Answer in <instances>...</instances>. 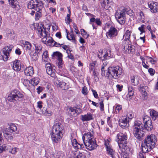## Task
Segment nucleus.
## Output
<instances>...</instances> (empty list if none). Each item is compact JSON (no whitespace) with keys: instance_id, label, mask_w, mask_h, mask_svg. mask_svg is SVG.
Listing matches in <instances>:
<instances>
[{"instance_id":"1","label":"nucleus","mask_w":158,"mask_h":158,"mask_svg":"<svg viewBox=\"0 0 158 158\" xmlns=\"http://www.w3.org/2000/svg\"><path fill=\"white\" fill-rule=\"evenodd\" d=\"M84 144L78 143L73 135H71L70 137L71 144L75 149H82L85 146L88 150L91 151L95 149L97 147L96 141L94 135L90 132L85 133L82 137Z\"/></svg>"},{"instance_id":"2","label":"nucleus","mask_w":158,"mask_h":158,"mask_svg":"<svg viewBox=\"0 0 158 158\" xmlns=\"http://www.w3.org/2000/svg\"><path fill=\"white\" fill-rule=\"evenodd\" d=\"M101 70V75L102 76L105 77L107 78L110 80L118 79L123 73L122 69L118 65L111 66L109 67L108 68L106 74L105 68L102 67Z\"/></svg>"},{"instance_id":"3","label":"nucleus","mask_w":158,"mask_h":158,"mask_svg":"<svg viewBox=\"0 0 158 158\" xmlns=\"http://www.w3.org/2000/svg\"><path fill=\"white\" fill-rule=\"evenodd\" d=\"M156 141V137L154 135H148L141 144L143 152L146 153L150 151L155 147Z\"/></svg>"},{"instance_id":"4","label":"nucleus","mask_w":158,"mask_h":158,"mask_svg":"<svg viewBox=\"0 0 158 158\" xmlns=\"http://www.w3.org/2000/svg\"><path fill=\"white\" fill-rule=\"evenodd\" d=\"M64 132L63 125L60 123H55L52 127L51 138L53 143L60 141L63 136Z\"/></svg>"},{"instance_id":"5","label":"nucleus","mask_w":158,"mask_h":158,"mask_svg":"<svg viewBox=\"0 0 158 158\" xmlns=\"http://www.w3.org/2000/svg\"><path fill=\"white\" fill-rule=\"evenodd\" d=\"M17 128L15 125L13 123H10L9 128H6L3 131V128L0 127V145L2 144L3 142L2 133H4V136L8 140H11L13 139L14 132L16 131Z\"/></svg>"},{"instance_id":"6","label":"nucleus","mask_w":158,"mask_h":158,"mask_svg":"<svg viewBox=\"0 0 158 158\" xmlns=\"http://www.w3.org/2000/svg\"><path fill=\"white\" fill-rule=\"evenodd\" d=\"M116 141L117 142L119 149L123 152H125L127 149V135L122 133L118 134Z\"/></svg>"},{"instance_id":"7","label":"nucleus","mask_w":158,"mask_h":158,"mask_svg":"<svg viewBox=\"0 0 158 158\" xmlns=\"http://www.w3.org/2000/svg\"><path fill=\"white\" fill-rule=\"evenodd\" d=\"M34 26L37 31L38 34L42 38L43 41H46L47 40L46 37H47L48 34L47 31L48 30V29L44 27L42 23H35L34 24Z\"/></svg>"},{"instance_id":"8","label":"nucleus","mask_w":158,"mask_h":158,"mask_svg":"<svg viewBox=\"0 0 158 158\" xmlns=\"http://www.w3.org/2000/svg\"><path fill=\"white\" fill-rule=\"evenodd\" d=\"M23 97V95L22 93L18 90L15 89L9 94L8 98L9 101L15 103Z\"/></svg>"},{"instance_id":"9","label":"nucleus","mask_w":158,"mask_h":158,"mask_svg":"<svg viewBox=\"0 0 158 158\" xmlns=\"http://www.w3.org/2000/svg\"><path fill=\"white\" fill-rule=\"evenodd\" d=\"M13 48V46L11 45L6 46L4 47L2 49L3 53L2 57L3 59H8L10 58V53Z\"/></svg>"},{"instance_id":"10","label":"nucleus","mask_w":158,"mask_h":158,"mask_svg":"<svg viewBox=\"0 0 158 158\" xmlns=\"http://www.w3.org/2000/svg\"><path fill=\"white\" fill-rule=\"evenodd\" d=\"M133 132L135 136L137 139H140L145 134L143 128H139L138 129L133 130Z\"/></svg>"},{"instance_id":"11","label":"nucleus","mask_w":158,"mask_h":158,"mask_svg":"<svg viewBox=\"0 0 158 158\" xmlns=\"http://www.w3.org/2000/svg\"><path fill=\"white\" fill-rule=\"evenodd\" d=\"M13 68L15 71H19L21 69H24V66L21 64L19 60H15L13 62Z\"/></svg>"},{"instance_id":"12","label":"nucleus","mask_w":158,"mask_h":158,"mask_svg":"<svg viewBox=\"0 0 158 158\" xmlns=\"http://www.w3.org/2000/svg\"><path fill=\"white\" fill-rule=\"evenodd\" d=\"M118 34V30L113 27H111L108 31L106 33V36L107 37L112 38L117 36Z\"/></svg>"},{"instance_id":"13","label":"nucleus","mask_w":158,"mask_h":158,"mask_svg":"<svg viewBox=\"0 0 158 158\" xmlns=\"http://www.w3.org/2000/svg\"><path fill=\"white\" fill-rule=\"evenodd\" d=\"M107 50L106 49H100L98 52V56L99 59L102 57L105 59H109L110 56H108V53H107Z\"/></svg>"},{"instance_id":"14","label":"nucleus","mask_w":158,"mask_h":158,"mask_svg":"<svg viewBox=\"0 0 158 158\" xmlns=\"http://www.w3.org/2000/svg\"><path fill=\"white\" fill-rule=\"evenodd\" d=\"M148 6L152 12L156 13L158 12V3L152 1L149 2Z\"/></svg>"},{"instance_id":"15","label":"nucleus","mask_w":158,"mask_h":158,"mask_svg":"<svg viewBox=\"0 0 158 158\" xmlns=\"http://www.w3.org/2000/svg\"><path fill=\"white\" fill-rule=\"evenodd\" d=\"M129 120L127 118H125L123 119H120L119 121V124L122 128L128 127L129 126Z\"/></svg>"},{"instance_id":"16","label":"nucleus","mask_w":158,"mask_h":158,"mask_svg":"<svg viewBox=\"0 0 158 158\" xmlns=\"http://www.w3.org/2000/svg\"><path fill=\"white\" fill-rule=\"evenodd\" d=\"M70 111V114L74 116H76L80 114L82 112L80 108H73L70 107L69 108Z\"/></svg>"},{"instance_id":"17","label":"nucleus","mask_w":158,"mask_h":158,"mask_svg":"<svg viewBox=\"0 0 158 158\" xmlns=\"http://www.w3.org/2000/svg\"><path fill=\"white\" fill-rule=\"evenodd\" d=\"M39 3L37 0H31L28 3L27 7L30 9L36 7V10L39 7Z\"/></svg>"},{"instance_id":"18","label":"nucleus","mask_w":158,"mask_h":158,"mask_svg":"<svg viewBox=\"0 0 158 158\" xmlns=\"http://www.w3.org/2000/svg\"><path fill=\"white\" fill-rule=\"evenodd\" d=\"M81 119L83 122L88 121L93 119V114L88 113L87 114L81 115Z\"/></svg>"},{"instance_id":"19","label":"nucleus","mask_w":158,"mask_h":158,"mask_svg":"<svg viewBox=\"0 0 158 158\" xmlns=\"http://www.w3.org/2000/svg\"><path fill=\"white\" fill-rule=\"evenodd\" d=\"M45 67L46 69V72L49 75L52 77H53L55 75V70L53 69L52 68L50 63H48L46 64Z\"/></svg>"},{"instance_id":"20","label":"nucleus","mask_w":158,"mask_h":158,"mask_svg":"<svg viewBox=\"0 0 158 158\" xmlns=\"http://www.w3.org/2000/svg\"><path fill=\"white\" fill-rule=\"evenodd\" d=\"M40 79L37 77H34L32 78L29 81L26 80L24 82H27L31 84L32 85L35 86L37 85L39 82Z\"/></svg>"},{"instance_id":"21","label":"nucleus","mask_w":158,"mask_h":158,"mask_svg":"<svg viewBox=\"0 0 158 158\" xmlns=\"http://www.w3.org/2000/svg\"><path fill=\"white\" fill-rule=\"evenodd\" d=\"M131 81L132 85L136 86L139 83V78L137 76H134L131 77Z\"/></svg>"},{"instance_id":"22","label":"nucleus","mask_w":158,"mask_h":158,"mask_svg":"<svg viewBox=\"0 0 158 158\" xmlns=\"http://www.w3.org/2000/svg\"><path fill=\"white\" fill-rule=\"evenodd\" d=\"M33 68L31 66L27 67L24 70V73L27 76H32L34 73Z\"/></svg>"},{"instance_id":"23","label":"nucleus","mask_w":158,"mask_h":158,"mask_svg":"<svg viewBox=\"0 0 158 158\" xmlns=\"http://www.w3.org/2000/svg\"><path fill=\"white\" fill-rule=\"evenodd\" d=\"M124 7H121V9L123 10V11H121L120 10H118L116 13L115 16L117 20L121 17L122 16H124V12H125L126 10L125 9H124Z\"/></svg>"},{"instance_id":"24","label":"nucleus","mask_w":158,"mask_h":158,"mask_svg":"<svg viewBox=\"0 0 158 158\" xmlns=\"http://www.w3.org/2000/svg\"><path fill=\"white\" fill-rule=\"evenodd\" d=\"M106 150L108 154L111 156L112 158H114L115 156L114 155V151L112 149L111 147L110 146L106 145Z\"/></svg>"},{"instance_id":"25","label":"nucleus","mask_w":158,"mask_h":158,"mask_svg":"<svg viewBox=\"0 0 158 158\" xmlns=\"http://www.w3.org/2000/svg\"><path fill=\"white\" fill-rule=\"evenodd\" d=\"M150 114L153 120H155L156 118H158V112L154 110H150Z\"/></svg>"},{"instance_id":"26","label":"nucleus","mask_w":158,"mask_h":158,"mask_svg":"<svg viewBox=\"0 0 158 158\" xmlns=\"http://www.w3.org/2000/svg\"><path fill=\"white\" fill-rule=\"evenodd\" d=\"M46 38L47 39V40L46 41H43L45 42V43L48 44L50 46H54V43L55 41L53 40L52 38L51 37L47 36V37H46Z\"/></svg>"},{"instance_id":"27","label":"nucleus","mask_w":158,"mask_h":158,"mask_svg":"<svg viewBox=\"0 0 158 158\" xmlns=\"http://www.w3.org/2000/svg\"><path fill=\"white\" fill-rule=\"evenodd\" d=\"M52 56L53 59L56 58L58 59H62L63 56L60 52L56 51L53 52L52 55Z\"/></svg>"},{"instance_id":"28","label":"nucleus","mask_w":158,"mask_h":158,"mask_svg":"<svg viewBox=\"0 0 158 158\" xmlns=\"http://www.w3.org/2000/svg\"><path fill=\"white\" fill-rule=\"evenodd\" d=\"M144 126L145 129L148 131H150L153 128V126L152 124V121H149L147 123H144Z\"/></svg>"},{"instance_id":"29","label":"nucleus","mask_w":158,"mask_h":158,"mask_svg":"<svg viewBox=\"0 0 158 158\" xmlns=\"http://www.w3.org/2000/svg\"><path fill=\"white\" fill-rule=\"evenodd\" d=\"M124 50L127 53H130L132 50V47L131 44L128 43H126L124 46Z\"/></svg>"},{"instance_id":"30","label":"nucleus","mask_w":158,"mask_h":158,"mask_svg":"<svg viewBox=\"0 0 158 158\" xmlns=\"http://www.w3.org/2000/svg\"><path fill=\"white\" fill-rule=\"evenodd\" d=\"M143 125L142 124L141 121L138 120H136L134 122V124L133 126V130H135V129H138L139 128H143Z\"/></svg>"},{"instance_id":"31","label":"nucleus","mask_w":158,"mask_h":158,"mask_svg":"<svg viewBox=\"0 0 158 158\" xmlns=\"http://www.w3.org/2000/svg\"><path fill=\"white\" fill-rule=\"evenodd\" d=\"M131 31L129 30H127L123 36V38H124V40L127 41L129 40L131 36Z\"/></svg>"},{"instance_id":"32","label":"nucleus","mask_w":158,"mask_h":158,"mask_svg":"<svg viewBox=\"0 0 158 158\" xmlns=\"http://www.w3.org/2000/svg\"><path fill=\"white\" fill-rule=\"evenodd\" d=\"M43 8L42 6L39 7L37 9H38L37 10L35 14V19H38L41 16L42 9Z\"/></svg>"},{"instance_id":"33","label":"nucleus","mask_w":158,"mask_h":158,"mask_svg":"<svg viewBox=\"0 0 158 158\" xmlns=\"http://www.w3.org/2000/svg\"><path fill=\"white\" fill-rule=\"evenodd\" d=\"M35 46V50L36 52L35 53V56L36 55L37 56L36 53H39L41 51L42 49V46L40 44H36Z\"/></svg>"},{"instance_id":"34","label":"nucleus","mask_w":158,"mask_h":158,"mask_svg":"<svg viewBox=\"0 0 158 158\" xmlns=\"http://www.w3.org/2000/svg\"><path fill=\"white\" fill-rule=\"evenodd\" d=\"M9 145L4 144L2 146H0V153H2L3 151H6L9 149Z\"/></svg>"},{"instance_id":"35","label":"nucleus","mask_w":158,"mask_h":158,"mask_svg":"<svg viewBox=\"0 0 158 158\" xmlns=\"http://www.w3.org/2000/svg\"><path fill=\"white\" fill-rule=\"evenodd\" d=\"M109 2V0H100L101 5L104 8L108 6Z\"/></svg>"},{"instance_id":"36","label":"nucleus","mask_w":158,"mask_h":158,"mask_svg":"<svg viewBox=\"0 0 158 158\" xmlns=\"http://www.w3.org/2000/svg\"><path fill=\"white\" fill-rule=\"evenodd\" d=\"M56 62L59 68H61L63 67L64 64L62 60H56Z\"/></svg>"},{"instance_id":"37","label":"nucleus","mask_w":158,"mask_h":158,"mask_svg":"<svg viewBox=\"0 0 158 158\" xmlns=\"http://www.w3.org/2000/svg\"><path fill=\"white\" fill-rule=\"evenodd\" d=\"M24 47L26 48V49L27 50H30L31 48V44L28 42L25 41L23 43Z\"/></svg>"},{"instance_id":"38","label":"nucleus","mask_w":158,"mask_h":158,"mask_svg":"<svg viewBox=\"0 0 158 158\" xmlns=\"http://www.w3.org/2000/svg\"><path fill=\"white\" fill-rule=\"evenodd\" d=\"M10 146H9V148ZM19 150L18 148L16 147H14L10 149V148L8 150H9V152L13 154H15Z\"/></svg>"},{"instance_id":"39","label":"nucleus","mask_w":158,"mask_h":158,"mask_svg":"<svg viewBox=\"0 0 158 158\" xmlns=\"http://www.w3.org/2000/svg\"><path fill=\"white\" fill-rule=\"evenodd\" d=\"M81 32L82 36L86 39L89 36V35L87 34V32L84 29H81Z\"/></svg>"},{"instance_id":"40","label":"nucleus","mask_w":158,"mask_h":158,"mask_svg":"<svg viewBox=\"0 0 158 158\" xmlns=\"http://www.w3.org/2000/svg\"><path fill=\"white\" fill-rule=\"evenodd\" d=\"M138 29L140 32V34L143 35V36H145L144 25H141L140 27H139Z\"/></svg>"},{"instance_id":"41","label":"nucleus","mask_w":158,"mask_h":158,"mask_svg":"<svg viewBox=\"0 0 158 158\" xmlns=\"http://www.w3.org/2000/svg\"><path fill=\"white\" fill-rule=\"evenodd\" d=\"M43 110H44V114L45 115L48 116H50L51 115L52 112L50 110H47V108L45 107L43 108Z\"/></svg>"},{"instance_id":"42","label":"nucleus","mask_w":158,"mask_h":158,"mask_svg":"<svg viewBox=\"0 0 158 158\" xmlns=\"http://www.w3.org/2000/svg\"><path fill=\"white\" fill-rule=\"evenodd\" d=\"M117 21L120 24H123L125 23V18L124 16H122L121 17L117 19Z\"/></svg>"},{"instance_id":"43","label":"nucleus","mask_w":158,"mask_h":158,"mask_svg":"<svg viewBox=\"0 0 158 158\" xmlns=\"http://www.w3.org/2000/svg\"><path fill=\"white\" fill-rule=\"evenodd\" d=\"M143 123H147L149 121H152L150 117L147 115L145 116L143 118Z\"/></svg>"},{"instance_id":"44","label":"nucleus","mask_w":158,"mask_h":158,"mask_svg":"<svg viewBox=\"0 0 158 158\" xmlns=\"http://www.w3.org/2000/svg\"><path fill=\"white\" fill-rule=\"evenodd\" d=\"M67 37L69 40H72L74 42L75 41V38L74 35L73 33L70 34L69 37L68 35L67 34Z\"/></svg>"},{"instance_id":"45","label":"nucleus","mask_w":158,"mask_h":158,"mask_svg":"<svg viewBox=\"0 0 158 158\" xmlns=\"http://www.w3.org/2000/svg\"><path fill=\"white\" fill-rule=\"evenodd\" d=\"M9 3L13 7L15 8L17 4V0H9Z\"/></svg>"},{"instance_id":"46","label":"nucleus","mask_w":158,"mask_h":158,"mask_svg":"<svg viewBox=\"0 0 158 158\" xmlns=\"http://www.w3.org/2000/svg\"><path fill=\"white\" fill-rule=\"evenodd\" d=\"M60 87L64 90H66L68 89V86L66 85V83L63 81L61 82Z\"/></svg>"},{"instance_id":"47","label":"nucleus","mask_w":158,"mask_h":158,"mask_svg":"<svg viewBox=\"0 0 158 158\" xmlns=\"http://www.w3.org/2000/svg\"><path fill=\"white\" fill-rule=\"evenodd\" d=\"M122 109V106L121 105H117L115 107V111L116 113H119L120 111Z\"/></svg>"},{"instance_id":"48","label":"nucleus","mask_w":158,"mask_h":158,"mask_svg":"<svg viewBox=\"0 0 158 158\" xmlns=\"http://www.w3.org/2000/svg\"><path fill=\"white\" fill-rule=\"evenodd\" d=\"M62 48L66 51V52L67 54H69L70 52V50L69 49V46L64 45L62 46Z\"/></svg>"},{"instance_id":"49","label":"nucleus","mask_w":158,"mask_h":158,"mask_svg":"<svg viewBox=\"0 0 158 158\" xmlns=\"http://www.w3.org/2000/svg\"><path fill=\"white\" fill-rule=\"evenodd\" d=\"M96 61H92L90 63V69L91 70H93V69L94 68V67L96 65Z\"/></svg>"},{"instance_id":"50","label":"nucleus","mask_w":158,"mask_h":158,"mask_svg":"<svg viewBox=\"0 0 158 158\" xmlns=\"http://www.w3.org/2000/svg\"><path fill=\"white\" fill-rule=\"evenodd\" d=\"M134 93H129L127 95L126 98L127 100H130L132 98L133 96Z\"/></svg>"},{"instance_id":"51","label":"nucleus","mask_w":158,"mask_h":158,"mask_svg":"<svg viewBox=\"0 0 158 158\" xmlns=\"http://www.w3.org/2000/svg\"><path fill=\"white\" fill-rule=\"evenodd\" d=\"M91 90L92 92L93 95L95 98H98V95L97 93V91L93 89H91Z\"/></svg>"},{"instance_id":"52","label":"nucleus","mask_w":158,"mask_h":158,"mask_svg":"<svg viewBox=\"0 0 158 158\" xmlns=\"http://www.w3.org/2000/svg\"><path fill=\"white\" fill-rule=\"evenodd\" d=\"M82 93L83 94L86 95L88 93L87 88L85 86L84 87L82 90Z\"/></svg>"},{"instance_id":"53","label":"nucleus","mask_w":158,"mask_h":158,"mask_svg":"<svg viewBox=\"0 0 158 158\" xmlns=\"http://www.w3.org/2000/svg\"><path fill=\"white\" fill-rule=\"evenodd\" d=\"M134 116V114L132 113H129L127 114V118H128V119H131Z\"/></svg>"},{"instance_id":"54","label":"nucleus","mask_w":158,"mask_h":158,"mask_svg":"<svg viewBox=\"0 0 158 158\" xmlns=\"http://www.w3.org/2000/svg\"><path fill=\"white\" fill-rule=\"evenodd\" d=\"M42 57L43 59L48 58V52L47 51L44 52L42 55Z\"/></svg>"},{"instance_id":"55","label":"nucleus","mask_w":158,"mask_h":158,"mask_svg":"<svg viewBox=\"0 0 158 158\" xmlns=\"http://www.w3.org/2000/svg\"><path fill=\"white\" fill-rule=\"evenodd\" d=\"M128 90L129 93H134L133 91V87L130 85H128Z\"/></svg>"},{"instance_id":"56","label":"nucleus","mask_w":158,"mask_h":158,"mask_svg":"<svg viewBox=\"0 0 158 158\" xmlns=\"http://www.w3.org/2000/svg\"><path fill=\"white\" fill-rule=\"evenodd\" d=\"M70 15L69 14H67L65 19V21H66V23L68 24L71 21V20L70 19Z\"/></svg>"},{"instance_id":"57","label":"nucleus","mask_w":158,"mask_h":158,"mask_svg":"<svg viewBox=\"0 0 158 158\" xmlns=\"http://www.w3.org/2000/svg\"><path fill=\"white\" fill-rule=\"evenodd\" d=\"M148 71L150 75L151 76L153 75L155 73V70L152 68L149 69Z\"/></svg>"},{"instance_id":"58","label":"nucleus","mask_w":158,"mask_h":158,"mask_svg":"<svg viewBox=\"0 0 158 158\" xmlns=\"http://www.w3.org/2000/svg\"><path fill=\"white\" fill-rule=\"evenodd\" d=\"M98 73L94 70L93 73V75L94 78L95 80L96 81H98Z\"/></svg>"},{"instance_id":"59","label":"nucleus","mask_w":158,"mask_h":158,"mask_svg":"<svg viewBox=\"0 0 158 158\" xmlns=\"http://www.w3.org/2000/svg\"><path fill=\"white\" fill-rule=\"evenodd\" d=\"M99 104L100 105V109L101 111H103L104 110V107L103 102L102 101L100 102Z\"/></svg>"},{"instance_id":"60","label":"nucleus","mask_w":158,"mask_h":158,"mask_svg":"<svg viewBox=\"0 0 158 158\" xmlns=\"http://www.w3.org/2000/svg\"><path fill=\"white\" fill-rule=\"evenodd\" d=\"M73 28L75 30L74 31L77 34H78L79 33V31L77 29V27L76 25H75V24H74L73 26Z\"/></svg>"},{"instance_id":"61","label":"nucleus","mask_w":158,"mask_h":158,"mask_svg":"<svg viewBox=\"0 0 158 158\" xmlns=\"http://www.w3.org/2000/svg\"><path fill=\"white\" fill-rule=\"evenodd\" d=\"M42 103V102L41 101H39L37 102V107L40 109H41L42 108L43 106Z\"/></svg>"},{"instance_id":"62","label":"nucleus","mask_w":158,"mask_h":158,"mask_svg":"<svg viewBox=\"0 0 158 158\" xmlns=\"http://www.w3.org/2000/svg\"><path fill=\"white\" fill-rule=\"evenodd\" d=\"M83 155L81 153H78L74 158H83Z\"/></svg>"},{"instance_id":"63","label":"nucleus","mask_w":158,"mask_h":158,"mask_svg":"<svg viewBox=\"0 0 158 158\" xmlns=\"http://www.w3.org/2000/svg\"><path fill=\"white\" fill-rule=\"evenodd\" d=\"M37 93L38 94H39L43 90V88L40 86H39L38 88H37Z\"/></svg>"},{"instance_id":"64","label":"nucleus","mask_w":158,"mask_h":158,"mask_svg":"<svg viewBox=\"0 0 158 158\" xmlns=\"http://www.w3.org/2000/svg\"><path fill=\"white\" fill-rule=\"evenodd\" d=\"M116 87L119 91H121L122 90V89L123 88V86L121 85H116Z\"/></svg>"}]
</instances>
